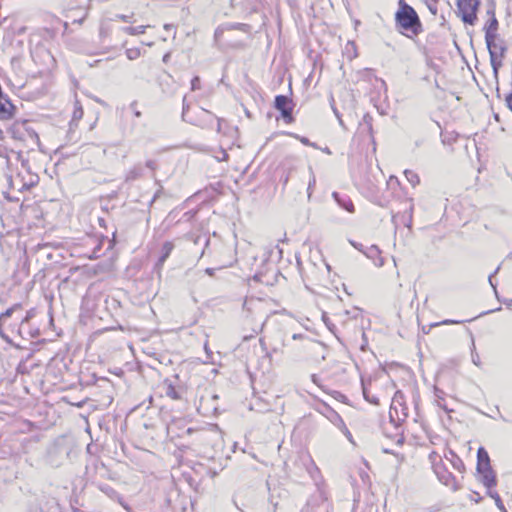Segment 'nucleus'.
<instances>
[{"label": "nucleus", "instance_id": "1", "mask_svg": "<svg viewBox=\"0 0 512 512\" xmlns=\"http://www.w3.org/2000/svg\"><path fill=\"white\" fill-rule=\"evenodd\" d=\"M407 416V407L404 403L403 394L397 391L392 398L389 421L383 425L384 435L391 440H395L397 445H401L404 442L402 423Z\"/></svg>", "mask_w": 512, "mask_h": 512}, {"label": "nucleus", "instance_id": "2", "mask_svg": "<svg viewBox=\"0 0 512 512\" xmlns=\"http://www.w3.org/2000/svg\"><path fill=\"white\" fill-rule=\"evenodd\" d=\"M395 21L403 35L410 37L409 32L416 35V11L405 0H399V9L395 14Z\"/></svg>", "mask_w": 512, "mask_h": 512}, {"label": "nucleus", "instance_id": "3", "mask_svg": "<svg viewBox=\"0 0 512 512\" xmlns=\"http://www.w3.org/2000/svg\"><path fill=\"white\" fill-rule=\"evenodd\" d=\"M486 46L490 56V64L493 69V76L498 84L499 69L503 65V59L505 57L507 46L505 41L500 38H494L486 42Z\"/></svg>", "mask_w": 512, "mask_h": 512}, {"label": "nucleus", "instance_id": "4", "mask_svg": "<svg viewBox=\"0 0 512 512\" xmlns=\"http://www.w3.org/2000/svg\"><path fill=\"white\" fill-rule=\"evenodd\" d=\"M429 459L432 463L433 471L438 480L445 486L450 487L453 491H457L459 489V485L453 474L449 472L443 465L441 457L437 453L432 452L429 455Z\"/></svg>", "mask_w": 512, "mask_h": 512}, {"label": "nucleus", "instance_id": "5", "mask_svg": "<svg viewBox=\"0 0 512 512\" xmlns=\"http://www.w3.org/2000/svg\"><path fill=\"white\" fill-rule=\"evenodd\" d=\"M457 14L465 24L474 25L477 20L479 0H457Z\"/></svg>", "mask_w": 512, "mask_h": 512}, {"label": "nucleus", "instance_id": "6", "mask_svg": "<svg viewBox=\"0 0 512 512\" xmlns=\"http://www.w3.org/2000/svg\"><path fill=\"white\" fill-rule=\"evenodd\" d=\"M294 104L292 99L286 95H277L274 99V108L281 113L282 118L286 123L293 122L292 115Z\"/></svg>", "mask_w": 512, "mask_h": 512}, {"label": "nucleus", "instance_id": "7", "mask_svg": "<svg viewBox=\"0 0 512 512\" xmlns=\"http://www.w3.org/2000/svg\"><path fill=\"white\" fill-rule=\"evenodd\" d=\"M328 496L324 486H318L316 492L311 495L307 500L305 507L301 512H310L320 508L322 505H326V512H328Z\"/></svg>", "mask_w": 512, "mask_h": 512}, {"label": "nucleus", "instance_id": "8", "mask_svg": "<svg viewBox=\"0 0 512 512\" xmlns=\"http://www.w3.org/2000/svg\"><path fill=\"white\" fill-rule=\"evenodd\" d=\"M318 411L338 429L345 428V422L343 421L342 417L326 403H323Z\"/></svg>", "mask_w": 512, "mask_h": 512}, {"label": "nucleus", "instance_id": "9", "mask_svg": "<svg viewBox=\"0 0 512 512\" xmlns=\"http://www.w3.org/2000/svg\"><path fill=\"white\" fill-rule=\"evenodd\" d=\"M32 444V440L23 435H19L17 438L12 440L10 445L11 454L14 456H18L20 454H25L28 452V446Z\"/></svg>", "mask_w": 512, "mask_h": 512}, {"label": "nucleus", "instance_id": "10", "mask_svg": "<svg viewBox=\"0 0 512 512\" xmlns=\"http://www.w3.org/2000/svg\"><path fill=\"white\" fill-rule=\"evenodd\" d=\"M18 288V284L12 280H6L0 285V302L5 304L10 299L14 298L15 289Z\"/></svg>", "mask_w": 512, "mask_h": 512}, {"label": "nucleus", "instance_id": "11", "mask_svg": "<svg viewBox=\"0 0 512 512\" xmlns=\"http://www.w3.org/2000/svg\"><path fill=\"white\" fill-rule=\"evenodd\" d=\"M173 249H174V244L172 242L166 241L163 243L162 248H161V255L159 256V258L154 266V272L157 273L159 277L161 275V270L163 268V265H164L165 261L169 258Z\"/></svg>", "mask_w": 512, "mask_h": 512}, {"label": "nucleus", "instance_id": "12", "mask_svg": "<svg viewBox=\"0 0 512 512\" xmlns=\"http://www.w3.org/2000/svg\"><path fill=\"white\" fill-rule=\"evenodd\" d=\"M16 107L11 103L7 95H2L0 98V119L9 120L14 116Z\"/></svg>", "mask_w": 512, "mask_h": 512}, {"label": "nucleus", "instance_id": "13", "mask_svg": "<svg viewBox=\"0 0 512 512\" xmlns=\"http://www.w3.org/2000/svg\"><path fill=\"white\" fill-rule=\"evenodd\" d=\"M479 475V481L489 490L497 484L496 474L492 467L482 469L481 472H477Z\"/></svg>", "mask_w": 512, "mask_h": 512}, {"label": "nucleus", "instance_id": "14", "mask_svg": "<svg viewBox=\"0 0 512 512\" xmlns=\"http://www.w3.org/2000/svg\"><path fill=\"white\" fill-rule=\"evenodd\" d=\"M99 489L110 499L117 501L126 511H130V506L125 502L124 498L110 485H99Z\"/></svg>", "mask_w": 512, "mask_h": 512}, {"label": "nucleus", "instance_id": "15", "mask_svg": "<svg viewBox=\"0 0 512 512\" xmlns=\"http://www.w3.org/2000/svg\"><path fill=\"white\" fill-rule=\"evenodd\" d=\"M332 197L340 208L346 210L349 213H354L355 207L348 195L334 191L332 193Z\"/></svg>", "mask_w": 512, "mask_h": 512}, {"label": "nucleus", "instance_id": "16", "mask_svg": "<svg viewBox=\"0 0 512 512\" xmlns=\"http://www.w3.org/2000/svg\"><path fill=\"white\" fill-rule=\"evenodd\" d=\"M498 25L499 24L496 16L490 17L488 19L483 28L485 32V42H489V40L494 38H499L497 34Z\"/></svg>", "mask_w": 512, "mask_h": 512}, {"label": "nucleus", "instance_id": "17", "mask_svg": "<svg viewBox=\"0 0 512 512\" xmlns=\"http://www.w3.org/2000/svg\"><path fill=\"white\" fill-rule=\"evenodd\" d=\"M115 236H116V231L113 232V238L112 239H108L107 237H102V239L98 240V243L93 248L92 253L89 255V258L90 259H97V258H99L100 256H102L104 254L102 252V245H103L104 242L108 243L107 250L112 249L114 244H115Z\"/></svg>", "mask_w": 512, "mask_h": 512}, {"label": "nucleus", "instance_id": "18", "mask_svg": "<svg viewBox=\"0 0 512 512\" xmlns=\"http://www.w3.org/2000/svg\"><path fill=\"white\" fill-rule=\"evenodd\" d=\"M365 256L372 260L375 266L382 267L384 265V258L381 255V250L376 245H371L366 248Z\"/></svg>", "mask_w": 512, "mask_h": 512}, {"label": "nucleus", "instance_id": "19", "mask_svg": "<svg viewBox=\"0 0 512 512\" xmlns=\"http://www.w3.org/2000/svg\"><path fill=\"white\" fill-rule=\"evenodd\" d=\"M394 220L396 223L403 224L408 229V232L411 233L413 227V204H410L407 213L397 214L394 216Z\"/></svg>", "mask_w": 512, "mask_h": 512}, {"label": "nucleus", "instance_id": "20", "mask_svg": "<svg viewBox=\"0 0 512 512\" xmlns=\"http://www.w3.org/2000/svg\"><path fill=\"white\" fill-rule=\"evenodd\" d=\"M490 458L488 455V452L483 448L480 447L477 451V472H481L482 469L490 468Z\"/></svg>", "mask_w": 512, "mask_h": 512}, {"label": "nucleus", "instance_id": "21", "mask_svg": "<svg viewBox=\"0 0 512 512\" xmlns=\"http://www.w3.org/2000/svg\"><path fill=\"white\" fill-rule=\"evenodd\" d=\"M38 176L37 175H30L29 181H22L20 174H18L15 178L11 179V185H15L16 181L20 182V186L18 187V190L21 191L23 189H29L33 187L38 182Z\"/></svg>", "mask_w": 512, "mask_h": 512}, {"label": "nucleus", "instance_id": "22", "mask_svg": "<svg viewBox=\"0 0 512 512\" xmlns=\"http://www.w3.org/2000/svg\"><path fill=\"white\" fill-rule=\"evenodd\" d=\"M143 175V167L141 164L134 165L126 174V181H134Z\"/></svg>", "mask_w": 512, "mask_h": 512}, {"label": "nucleus", "instance_id": "23", "mask_svg": "<svg viewBox=\"0 0 512 512\" xmlns=\"http://www.w3.org/2000/svg\"><path fill=\"white\" fill-rule=\"evenodd\" d=\"M165 387V394L167 397L173 399V400H180L181 399V393L179 390L172 384V383H166Z\"/></svg>", "mask_w": 512, "mask_h": 512}, {"label": "nucleus", "instance_id": "24", "mask_svg": "<svg viewBox=\"0 0 512 512\" xmlns=\"http://www.w3.org/2000/svg\"><path fill=\"white\" fill-rule=\"evenodd\" d=\"M149 27H150V25H140L137 27L127 26V27H123L122 31L125 34L134 36V35H139V34L145 33L146 29Z\"/></svg>", "mask_w": 512, "mask_h": 512}, {"label": "nucleus", "instance_id": "25", "mask_svg": "<svg viewBox=\"0 0 512 512\" xmlns=\"http://www.w3.org/2000/svg\"><path fill=\"white\" fill-rule=\"evenodd\" d=\"M25 124L26 123L14 124L8 129L7 133H9L13 139L21 140L23 138L21 129L24 128Z\"/></svg>", "mask_w": 512, "mask_h": 512}, {"label": "nucleus", "instance_id": "26", "mask_svg": "<svg viewBox=\"0 0 512 512\" xmlns=\"http://www.w3.org/2000/svg\"><path fill=\"white\" fill-rule=\"evenodd\" d=\"M308 472H309L311 478L314 480L315 485L317 487L323 486L320 470L314 463H312V467L308 469Z\"/></svg>", "mask_w": 512, "mask_h": 512}, {"label": "nucleus", "instance_id": "27", "mask_svg": "<svg viewBox=\"0 0 512 512\" xmlns=\"http://www.w3.org/2000/svg\"><path fill=\"white\" fill-rule=\"evenodd\" d=\"M487 495L489 497H491L492 499H494L495 501V505L497 506V508L501 511V512H508L503 504V501L500 497V495L496 492V491H493V490H489L487 491Z\"/></svg>", "mask_w": 512, "mask_h": 512}, {"label": "nucleus", "instance_id": "28", "mask_svg": "<svg viewBox=\"0 0 512 512\" xmlns=\"http://www.w3.org/2000/svg\"><path fill=\"white\" fill-rule=\"evenodd\" d=\"M309 173H310V179H309L308 187H307L308 198L311 197L313 189L316 185V177L314 175V171L311 166L309 167Z\"/></svg>", "mask_w": 512, "mask_h": 512}, {"label": "nucleus", "instance_id": "29", "mask_svg": "<svg viewBox=\"0 0 512 512\" xmlns=\"http://www.w3.org/2000/svg\"><path fill=\"white\" fill-rule=\"evenodd\" d=\"M345 54L347 55V57L350 60L357 56L356 46H355L354 42H350V41L347 42V44L345 46Z\"/></svg>", "mask_w": 512, "mask_h": 512}, {"label": "nucleus", "instance_id": "30", "mask_svg": "<svg viewBox=\"0 0 512 512\" xmlns=\"http://www.w3.org/2000/svg\"><path fill=\"white\" fill-rule=\"evenodd\" d=\"M202 240H204V244H205L204 249L202 251V255H204V254L210 252L209 247L211 245V242H210V239L208 237H206L205 235L204 236H197L196 239L194 240V242H195V244H198Z\"/></svg>", "mask_w": 512, "mask_h": 512}, {"label": "nucleus", "instance_id": "31", "mask_svg": "<svg viewBox=\"0 0 512 512\" xmlns=\"http://www.w3.org/2000/svg\"><path fill=\"white\" fill-rule=\"evenodd\" d=\"M432 15L437 14V1L436 0H420Z\"/></svg>", "mask_w": 512, "mask_h": 512}, {"label": "nucleus", "instance_id": "32", "mask_svg": "<svg viewBox=\"0 0 512 512\" xmlns=\"http://www.w3.org/2000/svg\"><path fill=\"white\" fill-rule=\"evenodd\" d=\"M21 307V305L19 303H15L12 307L8 308L5 312L1 313L0 314V323L9 318L12 313L16 310V309H19Z\"/></svg>", "mask_w": 512, "mask_h": 512}, {"label": "nucleus", "instance_id": "33", "mask_svg": "<svg viewBox=\"0 0 512 512\" xmlns=\"http://www.w3.org/2000/svg\"><path fill=\"white\" fill-rule=\"evenodd\" d=\"M471 359L474 365L480 367L481 361L478 353L476 352V347L474 343V339L472 338V346H471Z\"/></svg>", "mask_w": 512, "mask_h": 512}, {"label": "nucleus", "instance_id": "34", "mask_svg": "<svg viewBox=\"0 0 512 512\" xmlns=\"http://www.w3.org/2000/svg\"><path fill=\"white\" fill-rule=\"evenodd\" d=\"M125 53L129 60H135L141 56V50L139 48H129Z\"/></svg>", "mask_w": 512, "mask_h": 512}, {"label": "nucleus", "instance_id": "35", "mask_svg": "<svg viewBox=\"0 0 512 512\" xmlns=\"http://www.w3.org/2000/svg\"><path fill=\"white\" fill-rule=\"evenodd\" d=\"M133 17H134V13H131L130 15L115 14V16L113 18H111V20H121L125 23H133L134 22Z\"/></svg>", "mask_w": 512, "mask_h": 512}, {"label": "nucleus", "instance_id": "36", "mask_svg": "<svg viewBox=\"0 0 512 512\" xmlns=\"http://www.w3.org/2000/svg\"><path fill=\"white\" fill-rule=\"evenodd\" d=\"M208 401L209 400H205L204 397H201L200 406L203 407L207 412L211 410L214 414H216L218 411L217 406H215L214 404L208 405Z\"/></svg>", "mask_w": 512, "mask_h": 512}, {"label": "nucleus", "instance_id": "37", "mask_svg": "<svg viewBox=\"0 0 512 512\" xmlns=\"http://www.w3.org/2000/svg\"><path fill=\"white\" fill-rule=\"evenodd\" d=\"M294 137L296 139H298L303 145H306V146H310V147H313L315 149H318L319 146L317 145V143L315 142H311L307 137H304V136H300V135H297L295 134Z\"/></svg>", "mask_w": 512, "mask_h": 512}, {"label": "nucleus", "instance_id": "38", "mask_svg": "<svg viewBox=\"0 0 512 512\" xmlns=\"http://www.w3.org/2000/svg\"><path fill=\"white\" fill-rule=\"evenodd\" d=\"M82 117H83V109H82V107L79 105V102H76V103H75V108H74V111H73V117H72V120H73V121H78V120H80Z\"/></svg>", "mask_w": 512, "mask_h": 512}, {"label": "nucleus", "instance_id": "39", "mask_svg": "<svg viewBox=\"0 0 512 512\" xmlns=\"http://www.w3.org/2000/svg\"><path fill=\"white\" fill-rule=\"evenodd\" d=\"M193 433H196L197 434V440H204L205 439V435L207 434L204 430H196V429H193V428H188L186 429L185 431V434L187 435H191Z\"/></svg>", "mask_w": 512, "mask_h": 512}, {"label": "nucleus", "instance_id": "40", "mask_svg": "<svg viewBox=\"0 0 512 512\" xmlns=\"http://www.w3.org/2000/svg\"><path fill=\"white\" fill-rule=\"evenodd\" d=\"M372 120V116L367 113L363 116V122L361 123L363 127L367 128L369 133H372Z\"/></svg>", "mask_w": 512, "mask_h": 512}, {"label": "nucleus", "instance_id": "41", "mask_svg": "<svg viewBox=\"0 0 512 512\" xmlns=\"http://www.w3.org/2000/svg\"><path fill=\"white\" fill-rule=\"evenodd\" d=\"M363 394H364V398L368 402H370V403H372L374 405H378L379 404V399L377 397H375V396H369V394H368V392H367L365 387H363Z\"/></svg>", "mask_w": 512, "mask_h": 512}, {"label": "nucleus", "instance_id": "42", "mask_svg": "<svg viewBox=\"0 0 512 512\" xmlns=\"http://www.w3.org/2000/svg\"><path fill=\"white\" fill-rule=\"evenodd\" d=\"M434 389H435V396L438 398V405H439L441 408H443V409L447 410L446 406H445V405H443V404L440 402V400H444V394H445V393H444L442 390L438 389L437 387H435Z\"/></svg>", "mask_w": 512, "mask_h": 512}, {"label": "nucleus", "instance_id": "43", "mask_svg": "<svg viewBox=\"0 0 512 512\" xmlns=\"http://www.w3.org/2000/svg\"><path fill=\"white\" fill-rule=\"evenodd\" d=\"M500 270V265L495 269V271L489 275L488 277V281H489V284L491 285V287L493 288L495 294H497V288H496V284L493 282V277L499 272Z\"/></svg>", "mask_w": 512, "mask_h": 512}, {"label": "nucleus", "instance_id": "44", "mask_svg": "<svg viewBox=\"0 0 512 512\" xmlns=\"http://www.w3.org/2000/svg\"><path fill=\"white\" fill-rule=\"evenodd\" d=\"M188 110H189V104L186 102V96H184V98H183V109H182V118H183L184 121L191 122L190 120H188L186 118Z\"/></svg>", "mask_w": 512, "mask_h": 512}, {"label": "nucleus", "instance_id": "45", "mask_svg": "<svg viewBox=\"0 0 512 512\" xmlns=\"http://www.w3.org/2000/svg\"><path fill=\"white\" fill-rule=\"evenodd\" d=\"M349 243L358 251L362 252L365 255V250L367 247H365L362 243L356 242L354 240H349Z\"/></svg>", "mask_w": 512, "mask_h": 512}, {"label": "nucleus", "instance_id": "46", "mask_svg": "<svg viewBox=\"0 0 512 512\" xmlns=\"http://www.w3.org/2000/svg\"><path fill=\"white\" fill-rule=\"evenodd\" d=\"M452 465L453 467L458 470V471H462L464 470V463L462 462V460L458 457H456V459L452 462Z\"/></svg>", "mask_w": 512, "mask_h": 512}, {"label": "nucleus", "instance_id": "47", "mask_svg": "<svg viewBox=\"0 0 512 512\" xmlns=\"http://www.w3.org/2000/svg\"><path fill=\"white\" fill-rule=\"evenodd\" d=\"M25 131L28 133V135H29V137H30L31 139L35 140V142H36L37 144H39V143H40L39 136H38V134H37L34 130H32V129H30V128H25Z\"/></svg>", "mask_w": 512, "mask_h": 512}, {"label": "nucleus", "instance_id": "48", "mask_svg": "<svg viewBox=\"0 0 512 512\" xmlns=\"http://www.w3.org/2000/svg\"><path fill=\"white\" fill-rule=\"evenodd\" d=\"M200 89V78L198 76H195L191 80V90L195 91Z\"/></svg>", "mask_w": 512, "mask_h": 512}, {"label": "nucleus", "instance_id": "49", "mask_svg": "<svg viewBox=\"0 0 512 512\" xmlns=\"http://www.w3.org/2000/svg\"><path fill=\"white\" fill-rule=\"evenodd\" d=\"M34 315V311L33 310H30L27 312V315L26 317L22 320L21 322V325H20V332L22 331V329L24 328L25 324L28 322V320L33 317Z\"/></svg>", "mask_w": 512, "mask_h": 512}, {"label": "nucleus", "instance_id": "50", "mask_svg": "<svg viewBox=\"0 0 512 512\" xmlns=\"http://www.w3.org/2000/svg\"><path fill=\"white\" fill-rule=\"evenodd\" d=\"M137 101H133L131 104H130V108L132 109L135 117H141L142 113L141 111H139L137 108Z\"/></svg>", "mask_w": 512, "mask_h": 512}, {"label": "nucleus", "instance_id": "51", "mask_svg": "<svg viewBox=\"0 0 512 512\" xmlns=\"http://www.w3.org/2000/svg\"><path fill=\"white\" fill-rule=\"evenodd\" d=\"M405 175H406L407 179L412 183V186L414 187L415 183H414L413 178L416 177V174L413 171L406 170Z\"/></svg>", "mask_w": 512, "mask_h": 512}, {"label": "nucleus", "instance_id": "52", "mask_svg": "<svg viewBox=\"0 0 512 512\" xmlns=\"http://www.w3.org/2000/svg\"><path fill=\"white\" fill-rule=\"evenodd\" d=\"M334 398L339 400V401H341V402H343V403H346V401H347V397L344 394H342L341 392H338V391L334 392Z\"/></svg>", "mask_w": 512, "mask_h": 512}, {"label": "nucleus", "instance_id": "53", "mask_svg": "<svg viewBox=\"0 0 512 512\" xmlns=\"http://www.w3.org/2000/svg\"><path fill=\"white\" fill-rule=\"evenodd\" d=\"M458 323H461V321H456V320H450V319H447V320H444V321H442V322L435 323V324H433L432 326H438V325H450V324H458Z\"/></svg>", "mask_w": 512, "mask_h": 512}, {"label": "nucleus", "instance_id": "54", "mask_svg": "<svg viewBox=\"0 0 512 512\" xmlns=\"http://www.w3.org/2000/svg\"><path fill=\"white\" fill-rule=\"evenodd\" d=\"M145 166L152 171H155L157 169V163L154 160H147Z\"/></svg>", "mask_w": 512, "mask_h": 512}, {"label": "nucleus", "instance_id": "55", "mask_svg": "<svg viewBox=\"0 0 512 512\" xmlns=\"http://www.w3.org/2000/svg\"><path fill=\"white\" fill-rule=\"evenodd\" d=\"M96 385L98 386H102L101 383H109V380L105 377H97L95 378V382H94Z\"/></svg>", "mask_w": 512, "mask_h": 512}, {"label": "nucleus", "instance_id": "56", "mask_svg": "<svg viewBox=\"0 0 512 512\" xmlns=\"http://www.w3.org/2000/svg\"><path fill=\"white\" fill-rule=\"evenodd\" d=\"M339 430H341L345 434V436L348 438L349 441H352V434L346 425H345V428H339Z\"/></svg>", "mask_w": 512, "mask_h": 512}, {"label": "nucleus", "instance_id": "57", "mask_svg": "<svg viewBox=\"0 0 512 512\" xmlns=\"http://www.w3.org/2000/svg\"><path fill=\"white\" fill-rule=\"evenodd\" d=\"M289 181V173L285 174L284 176H281L280 182L282 183L283 187L287 185Z\"/></svg>", "mask_w": 512, "mask_h": 512}, {"label": "nucleus", "instance_id": "58", "mask_svg": "<svg viewBox=\"0 0 512 512\" xmlns=\"http://www.w3.org/2000/svg\"><path fill=\"white\" fill-rule=\"evenodd\" d=\"M269 501L273 504V512H276L278 502H274V496L272 493L269 496Z\"/></svg>", "mask_w": 512, "mask_h": 512}, {"label": "nucleus", "instance_id": "59", "mask_svg": "<svg viewBox=\"0 0 512 512\" xmlns=\"http://www.w3.org/2000/svg\"><path fill=\"white\" fill-rule=\"evenodd\" d=\"M487 15L490 17H493L495 16V8H494V5H491L488 9H487Z\"/></svg>", "mask_w": 512, "mask_h": 512}, {"label": "nucleus", "instance_id": "60", "mask_svg": "<svg viewBox=\"0 0 512 512\" xmlns=\"http://www.w3.org/2000/svg\"><path fill=\"white\" fill-rule=\"evenodd\" d=\"M215 271H216V269H215V268H206V269H205V273H206L207 275L211 276V277L215 275Z\"/></svg>", "mask_w": 512, "mask_h": 512}, {"label": "nucleus", "instance_id": "61", "mask_svg": "<svg viewBox=\"0 0 512 512\" xmlns=\"http://www.w3.org/2000/svg\"><path fill=\"white\" fill-rule=\"evenodd\" d=\"M502 302L505 304L507 308H512V299H504Z\"/></svg>", "mask_w": 512, "mask_h": 512}, {"label": "nucleus", "instance_id": "62", "mask_svg": "<svg viewBox=\"0 0 512 512\" xmlns=\"http://www.w3.org/2000/svg\"><path fill=\"white\" fill-rule=\"evenodd\" d=\"M29 512H43V511H42V508L39 506H32V507H30Z\"/></svg>", "mask_w": 512, "mask_h": 512}, {"label": "nucleus", "instance_id": "63", "mask_svg": "<svg viewBox=\"0 0 512 512\" xmlns=\"http://www.w3.org/2000/svg\"><path fill=\"white\" fill-rule=\"evenodd\" d=\"M170 57H171V53L170 52H167L166 54H164L163 58H162V61L164 63H168L169 60H170Z\"/></svg>", "mask_w": 512, "mask_h": 512}, {"label": "nucleus", "instance_id": "64", "mask_svg": "<svg viewBox=\"0 0 512 512\" xmlns=\"http://www.w3.org/2000/svg\"><path fill=\"white\" fill-rule=\"evenodd\" d=\"M163 27H164V29H165L166 31H170V30H172V29H174V30H175V26H174L173 24H164V26H163Z\"/></svg>", "mask_w": 512, "mask_h": 512}]
</instances>
